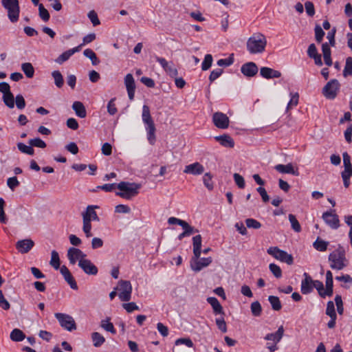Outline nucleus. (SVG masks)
<instances>
[{"label": "nucleus", "instance_id": "nucleus-1", "mask_svg": "<svg viewBox=\"0 0 352 352\" xmlns=\"http://www.w3.org/2000/svg\"><path fill=\"white\" fill-rule=\"evenodd\" d=\"M267 38L260 32L254 33L247 41L246 47L251 54H262L267 46Z\"/></svg>", "mask_w": 352, "mask_h": 352}, {"label": "nucleus", "instance_id": "nucleus-2", "mask_svg": "<svg viewBox=\"0 0 352 352\" xmlns=\"http://www.w3.org/2000/svg\"><path fill=\"white\" fill-rule=\"evenodd\" d=\"M328 260L332 270H342L347 265L346 251L343 246L338 245L336 250L329 254Z\"/></svg>", "mask_w": 352, "mask_h": 352}, {"label": "nucleus", "instance_id": "nucleus-3", "mask_svg": "<svg viewBox=\"0 0 352 352\" xmlns=\"http://www.w3.org/2000/svg\"><path fill=\"white\" fill-rule=\"evenodd\" d=\"M140 187L141 185L139 184L121 182L117 184V188L120 191L116 192V195L129 200L138 194Z\"/></svg>", "mask_w": 352, "mask_h": 352}, {"label": "nucleus", "instance_id": "nucleus-4", "mask_svg": "<svg viewBox=\"0 0 352 352\" xmlns=\"http://www.w3.org/2000/svg\"><path fill=\"white\" fill-rule=\"evenodd\" d=\"M2 6L8 11V17L12 23L18 21L20 13L19 0H1Z\"/></svg>", "mask_w": 352, "mask_h": 352}, {"label": "nucleus", "instance_id": "nucleus-5", "mask_svg": "<svg viewBox=\"0 0 352 352\" xmlns=\"http://www.w3.org/2000/svg\"><path fill=\"white\" fill-rule=\"evenodd\" d=\"M267 252L276 259L279 260L281 262L286 263L287 265H292L294 263V258L292 255L279 249L278 247H270L267 249Z\"/></svg>", "mask_w": 352, "mask_h": 352}, {"label": "nucleus", "instance_id": "nucleus-6", "mask_svg": "<svg viewBox=\"0 0 352 352\" xmlns=\"http://www.w3.org/2000/svg\"><path fill=\"white\" fill-rule=\"evenodd\" d=\"M342 157L344 170L342 172L341 175L344 187L348 188L350 185V177L352 176V164L351 157L348 153H343Z\"/></svg>", "mask_w": 352, "mask_h": 352}, {"label": "nucleus", "instance_id": "nucleus-7", "mask_svg": "<svg viewBox=\"0 0 352 352\" xmlns=\"http://www.w3.org/2000/svg\"><path fill=\"white\" fill-rule=\"evenodd\" d=\"M54 316L58 320L61 327L69 331L76 329L75 320L71 316L66 314L56 313Z\"/></svg>", "mask_w": 352, "mask_h": 352}, {"label": "nucleus", "instance_id": "nucleus-8", "mask_svg": "<svg viewBox=\"0 0 352 352\" xmlns=\"http://www.w3.org/2000/svg\"><path fill=\"white\" fill-rule=\"evenodd\" d=\"M340 86V85L338 80L332 79L323 87L322 94L326 98L333 100L337 96Z\"/></svg>", "mask_w": 352, "mask_h": 352}, {"label": "nucleus", "instance_id": "nucleus-9", "mask_svg": "<svg viewBox=\"0 0 352 352\" xmlns=\"http://www.w3.org/2000/svg\"><path fill=\"white\" fill-rule=\"evenodd\" d=\"M322 218L325 223L333 230L340 227V219L335 210H330L323 212Z\"/></svg>", "mask_w": 352, "mask_h": 352}, {"label": "nucleus", "instance_id": "nucleus-10", "mask_svg": "<svg viewBox=\"0 0 352 352\" xmlns=\"http://www.w3.org/2000/svg\"><path fill=\"white\" fill-rule=\"evenodd\" d=\"M120 290L118 296L122 301H129L131 297L132 286L129 280H120L119 283Z\"/></svg>", "mask_w": 352, "mask_h": 352}, {"label": "nucleus", "instance_id": "nucleus-11", "mask_svg": "<svg viewBox=\"0 0 352 352\" xmlns=\"http://www.w3.org/2000/svg\"><path fill=\"white\" fill-rule=\"evenodd\" d=\"M156 61L158 62L164 71L171 77L175 78L177 76V69L175 67L174 63L170 61L168 62L164 58L156 56Z\"/></svg>", "mask_w": 352, "mask_h": 352}, {"label": "nucleus", "instance_id": "nucleus-12", "mask_svg": "<svg viewBox=\"0 0 352 352\" xmlns=\"http://www.w3.org/2000/svg\"><path fill=\"white\" fill-rule=\"evenodd\" d=\"M212 121L219 129H227L229 126V118L222 112H215L212 116Z\"/></svg>", "mask_w": 352, "mask_h": 352}, {"label": "nucleus", "instance_id": "nucleus-13", "mask_svg": "<svg viewBox=\"0 0 352 352\" xmlns=\"http://www.w3.org/2000/svg\"><path fill=\"white\" fill-rule=\"evenodd\" d=\"M86 254L80 249L76 248H70L67 251V257L69 263L72 265L75 264L78 260H85Z\"/></svg>", "mask_w": 352, "mask_h": 352}, {"label": "nucleus", "instance_id": "nucleus-14", "mask_svg": "<svg viewBox=\"0 0 352 352\" xmlns=\"http://www.w3.org/2000/svg\"><path fill=\"white\" fill-rule=\"evenodd\" d=\"M78 266L88 275H96L98 272V267L89 259L80 260Z\"/></svg>", "mask_w": 352, "mask_h": 352}, {"label": "nucleus", "instance_id": "nucleus-15", "mask_svg": "<svg viewBox=\"0 0 352 352\" xmlns=\"http://www.w3.org/2000/svg\"><path fill=\"white\" fill-rule=\"evenodd\" d=\"M124 85L126 86L129 98L131 100H133L135 96V83L131 74H128L124 77Z\"/></svg>", "mask_w": 352, "mask_h": 352}, {"label": "nucleus", "instance_id": "nucleus-16", "mask_svg": "<svg viewBox=\"0 0 352 352\" xmlns=\"http://www.w3.org/2000/svg\"><path fill=\"white\" fill-rule=\"evenodd\" d=\"M60 272L63 276L65 280L69 285L70 287L74 290L78 289L77 283L69 269L65 265H62Z\"/></svg>", "mask_w": 352, "mask_h": 352}, {"label": "nucleus", "instance_id": "nucleus-17", "mask_svg": "<svg viewBox=\"0 0 352 352\" xmlns=\"http://www.w3.org/2000/svg\"><path fill=\"white\" fill-rule=\"evenodd\" d=\"M34 245V242L30 239L19 240L16 243V250L21 254L28 253Z\"/></svg>", "mask_w": 352, "mask_h": 352}, {"label": "nucleus", "instance_id": "nucleus-18", "mask_svg": "<svg viewBox=\"0 0 352 352\" xmlns=\"http://www.w3.org/2000/svg\"><path fill=\"white\" fill-rule=\"evenodd\" d=\"M258 71V68L256 63L248 62L243 64L241 67V73L247 77H252L255 76Z\"/></svg>", "mask_w": 352, "mask_h": 352}, {"label": "nucleus", "instance_id": "nucleus-19", "mask_svg": "<svg viewBox=\"0 0 352 352\" xmlns=\"http://www.w3.org/2000/svg\"><path fill=\"white\" fill-rule=\"evenodd\" d=\"M204 167L199 162H195L185 166L184 173L193 175H199L204 173Z\"/></svg>", "mask_w": 352, "mask_h": 352}, {"label": "nucleus", "instance_id": "nucleus-20", "mask_svg": "<svg viewBox=\"0 0 352 352\" xmlns=\"http://www.w3.org/2000/svg\"><path fill=\"white\" fill-rule=\"evenodd\" d=\"M305 278L301 282L300 290L302 294H308L313 290V280L311 277L306 272L303 274Z\"/></svg>", "mask_w": 352, "mask_h": 352}, {"label": "nucleus", "instance_id": "nucleus-21", "mask_svg": "<svg viewBox=\"0 0 352 352\" xmlns=\"http://www.w3.org/2000/svg\"><path fill=\"white\" fill-rule=\"evenodd\" d=\"M194 263H191V268L195 272H199L202 268L208 266L212 263V258H193Z\"/></svg>", "mask_w": 352, "mask_h": 352}, {"label": "nucleus", "instance_id": "nucleus-22", "mask_svg": "<svg viewBox=\"0 0 352 352\" xmlns=\"http://www.w3.org/2000/svg\"><path fill=\"white\" fill-rule=\"evenodd\" d=\"M275 170L280 173L291 174L295 176L299 175V171L298 168H294L292 163H289L286 165L277 164L274 167Z\"/></svg>", "mask_w": 352, "mask_h": 352}, {"label": "nucleus", "instance_id": "nucleus-23", "mask_svg": "<svg viewBox=\"0 0 352 352\" xmlns=\"http://www.w3.org/2000/svg\"><path fill=\"white\" fill-rule=\"evenodd\" d=\"M182 344H184L189 348H193L194 344L191 339L189 338H181L176 340L175 342V346L173 347V352H184V349L181 346Z\"/></svg>", "mask_w": 352, "mask_h": 352}, {"label": "nucleus", "instance_id": "nucleus-24", "mask_svg": "<svg viewBox=\"0 0 352 352\" xmlns=\"http://www.w3.org/2000/svg\"><path fill=\"white\" fill-rule=\"evenodd\" d=\"M260 74L262 77L267 79L276 78L281 76V73L279 71L267 67H261Z\"/></svg>", "mask_w": 352, "mask_h": 352}, {"label": "nucleus", "instance_id": "nucleus-25", "mask_svg": "<svg viewBox=\"0 0 352 352\" xmlns=\"http://www.w3.org/2000/svg\"><path fill=\"white\" fill-rule=\"evenodd\" d=\"M284 334V328L283 326L278 327L275 333H268L265 336V339L272 340L274 344H277L280 341Z\"/></svg>", "mask_w": 352, "mask_h": 352}, {"label": "nucleus", "instance_id": "nucleus-26", "mask_svg": "<svg viewBox=\"0 0 352 352\" xmlns=\"http://www.w3.org/2000/svg\"><path fill=\"white\" fill-rule=\"evenodd\" d=\"M192 245L194 256L198 259L200 258L201 252V236L200 234L196 235L192 238Z\"/></svg>", "mask_w": 352, "mask_h": 352}, {"label": "nucleus", "instance_id": "nucleus-27", "mask_svg": "<svg viewBox=\"0 0 352 352\" xmlns=\"http://www.w3.org/2000/svg\"><path fill=\"white\" fill-rule=\"evenodd\" d=\"M322 52L324 63L327 66H331L333 64L331 59V51L327 43H324L322 45Z\"/></svg>", "mask_w": 352, "mask_h": 352}, {"label": "nucleus", "instance_id": "nucleus-28", "mask_svg": "<svg viewBox=\"0 0 352 352\" xmlns=\"http://www.w3.org/2000/svg\"><path fill=\"white\" fill-rule=\"evenodd\" d=\"M98 206L90 205L87 207L86 211L82 213V218L88 217L90 219V221H99V217L95 211V208H98Z\"/></svg>", "mask_w": 352, "mask_h": 352}, {"label": "nucleus", "instance_id": "nucleus-29", "mask_svg": "<svg viewBox=\"0 0 352 352\" xmlns=\"http://www.w3.org/2000/svg\"><path fill=\"white\" fill-rule=\"evenodd\" d=\"M142 121L146 126L155 125L154 122L151 116L150 109L148 106L144 104L142 107Z\"/></svg>", "mask_w": 352, "mask_h": 352}, {"label": "nucleus", "instance_id": "nucleus-30", "mask_svg": "<svg viewBox=\"0 0 352 352\" xmlns=\"http://www.w3.org/2000/svg\"><path fill=\"white\" fill-rule=\"evenodd\" d=\"M72 109L75 111V113L78 117L80 118H84L87 116V111L85 107L81 102H74L72 104Z\"/></svg>", "mask_w": 352, "mask_h": 352}, {"label": "nucleus", "instance_id": "nucleus-31", "mask_svg": "<svg viewBox=\"0 0 352 352\" xmlns=\"http://www.w3.org/2000/svg\"><path fill=\"white\" fill-rule=\"evenodd\" d=\"M208 302L212 307L213 311L216 314H224L223 307L215 297H209L207 298Z\"/></svg>", "mask_w": 352, "mask_h": 352}, {"label": "nucleus", "instance_id": "nucleus-32", "mask_svg": "<svg viewBox=\"0 0 352 352\" xmlns=\"http://www.w3.org/2000/svg\"><path fill=\"white\" fill-rule=\"evenodd\" d=\"M215 139L225 147L232 148L234 146V140L228 135L217 136Z\"/></svg>", "mask_w": 352, "mask_h": 352}, {"label": "nucleus", "instance_id": "nucleus-33", "mask_svg": "<svg viewBox=\"0 0 352 352\" xmlns=\"http://www.w3.org/2000/svg\"><path fill=\"white\" fill-rule=\"evenodd\" d=\"M10 338L14 342H21L25 338V335L21 329H14L10 333Z\"/></svg>", "mask_w": 352, "mask_h": 352}, {"label": "nucleus", "instance_id": "nucleus-34", "mask_svg": "<svg viewBox=\"0 0 352 352\" xmlns=\"http://www.w3.org/2000/svg\"><path fill=\"white\" fill-rule=\"evenodd\" d=\"M91 336L93 344L95 347L101 346L105 342L104 336L98 332L92 333Z\"/></svg>", "mask_w": 352, "mask_h": 352}, {"label": "nucleus", "instance_id": "nucleus-35", "mask_svg": "<svg viewBox=\"0 0 352 352\" xmlns=\"http://www.w3.org/2000/svg\"><path fill=\"white\" fill-rule=\"evenodd\" d=\"M329 242L318 237L313 243V247L319 252H324L327 250Z\"/></svg>", "mask_w": 352, "mask_h": 352}, {"label": "nucleus", "instance_id": "nucleus-36", "mask_svg": "<svg viewBox=\"0 0 352 352\" xmlns=\"http://www.w3.org/2000/svg\"><path fill=\"white\" fill-rule=\"evenodd\" d=\"M52 76L54 80V84L58 88H61L64 84V80L61 73L58 71H54L52 72Z\"/></svg>", "mask_w": 352, "mask_h": 352}, {"label": "nucleus", "instance_id": "nucleus-37", "mask_svg": "<svg viewBox=\"0 0 352 352\" xmlns=\"http://www.w3.org/2000/svg\"><path fill=\"white\" fill-rule=\"evenodd\" d=\"M21 69L28 78H31L34 76V69L30 63H23Z\"/></svg>", "mask_w": 352, "mask_h": 352}, {"label": "nucleus", "instance_id": "nucleus-38", "mask_svg": "<svg viewBox=\"0 0 352 352\" xmlns=\"http://www.w3.org/2000/svg\"><path fill=\"white\" fill-rule=\"evenodd\" d=\"M82 221H83L82 230H83L84 233L85 234V236L87 238H89L92 236V233L91 232V223L90 219L88 217H84V218H82Z\"/></svg>", "mask_w": 352, "mask_h": 352}, {"label": "nucleus", "instance_id": "nucleus-39", "mask_svg": "<svg viewBox=\"0 0 352 352\" xmlns=\"http://www.w3.org/2000/svg\"><path fill=\"white\" fill-rule=\"evenodd\" d=\"M268 300L273 310L279 311L281 309L282 305L278 297L275 296H270L268 297Z\"/></svg>", "mask_w": 352, "mask_h": 352}, {"label": "nucleus", "instance_id": "nucleus-40", "mask_svg": "<svg viewBox=\"0 0 352 352\" xmlns=\"http://www.w3.org/2000/svg\"><path fill=\"white\" fill-rule=\"evenodd\" d=\"M83 54L87 58L91 60V63L94 65H96L100 63L99 59L97 58L95 52L91 49H86L83 52Z\"/></svg>", "mask_w": 352, "mask_h": 352}, {"label": "nucleus", "instance_id": "nucleus-41", "mask_svg": "<svg viewBox=\"0 0 352 352\" xmlns=\"http://www.w3.org/2000/svg\"><path fill=\"white\" fill-rule=\"evenodd\" d=\"M110 318H107L106 320H102L101 321L100 326L102 329H104L105 331L111 333L112 334H116V331L114 328V326L113 323H111L110 321Z\"/></svg>", "mask_w": 352, "mask_h": 352}, {"label": "nucleus", "instance_id": "nucleus-42", "mask_svg": "<svg viewBox=\"0 0 352 352\" xmlns=\"http://www.w3.org/2000/svg\"><path fill=\"white\" fill-rule=\"evenodd\" d=\"M50 264L55 269L58 270L60 269V258L58 252L55 250H53L51 254V260Z\"/></svg>", "mask_w": 352, "mask_h": 352}, {"label": "nucleus", "instance_id": "nucleus-43", "mask_svg": "<svg viewBox=\"0 0 352 352\" xmlns=\"http://www.w3.org/2000/svg\"><path fill=\"white\" fill-rule=\"evenodd\" d=\"M146 130L147 131V139L151 145H153L155 142V125L151 126H146Z\"/></svg>", "mask_w": 352, "mask_h": 352}, {"label": "nucleus", "instance_id": "nucleus-44", "mask_svg": "<svg viewBox=\"0 0 352 352\" xmlns=\"http://www.w3.org/2000/svg\"><path fill=\"white\" fill-rule=\"evenodd\" d=\"M3 101L4 104L10 109L14 107V97L12 92H9L6 95H3Z\"/></svg>", "mask_w": 352, "mask_h": 352}, {"label": "nucleus", "instance_id": "nucleus-45", "mask_svg": "<svg viewBox=\"0 0 352 352\" xmlns=\"http://www.w3.org/2000/svg\"><path fill=\"white\" fill-rule=\"evenodd\" d=\"M17 148L23 153H25L30 155H33L34 153V148L30 144L29 146H27L22 142H19L17 144Z\"/></svg>", "mask_w": 352, "mask_h": 352}, {"label": "nucleus", "instance_id": "nucleus-46", "mask_svg": "<svg viewBox=\"0 0 352 352\" xmlns=\"http://www.w3.org/2000/svg\"><path fill=\"white\" fill-rule=\"evenodd\" d=\"M288 219L291 223L292 228L296 232H300L301 231V226H300L298 221L296 219L295 215H294L292 214H289L288 216Z\"/></svg>", "mask_w": 352, "mask_h": 352}, {"label": "nucleus", "instance_id": "nucleus-47", "mask_svg": "<svg viewBox=\"0 0 352 352\" xmlns=\"http://www.w3.org/2000/svg\"><path fill=\"white\" fill-rule=\"evenodd\" d=\"M38 15L40 18L45 22L49 21L50 15L47 9L45 8L42 3L38 5Z\"/></svg>", "mask_w": 352, "mask_h": 352}, {"label": "nucleus", "instance_id": "nucleus-48", "mask_svg": "<svg viewBox=\"0 0 352 352\" xmlns=\"http://www.w3.org/2000/svg\"><path fill=\"white\" fill-rule=\"evenodd\" d=\"M314 287H315L317 289L318 294L322 298H325L326 296H327V294H324V292H325V289L324 288L323 283L321 281L313 280V288Z\"/></svg>", "mask_w": 352, "mask_h": 352}, {"label": "nucleus", "instance_id": "nucleus-49", "mask_svg": "<svg viewBox=\"0 0 352 352\" xmlns=\"http://www.w3.org/2000/svg\"><path fill=\"white\" fill-rule=\"evenodd\" d=\"M250 308L253 316L256 317L261 316L262 312V307L258 301L253 302L251 304Z\"/></svg>", "mask_w": 352, "mask_h": 352}, {"label": "nucleus", "instance_id": "nucleus-50", "mask_svg": "<svg viewBox=\"0 0 352 352\" xmlns=\"http://www.w3.org/2000/svg\"><path fill=\"white\" fill-rule=\"evenodd\" d=\"M352 75V57L346 59V63L343 71V76L347 77Z\"/></svg>", "mask_w": 352, "mask_h": 352}, {"label": "nucleus", "instance_id": "nucleus-51", "mask_svg": "<svg viewBox=\"0 0 352 352\" xmlns=\"http://www.w3.org/2000/svg\"><path fill=\"white\" fill-rule=\"evenodd\" d=\"M212 179V176L209 173H206L203 177L204 184L209 190H212L214 188Z\"/></svg>", "mask_w": 352, "mask_h": 352}, {"label": "nucleus", "instance_id": "nucleus-52", "mask_svg": "<svg viewBox=\"0 0 352 352\" xmlns=\"http://www.w3.org/2000/svg\"><path fill=\"white\" fill-rule=\"evenodd\" d=\"M314 32L316 42L318 43H321L325 34L322 28L319 25H316L314 28Z\"/></svg>", "mask_w": 352, "mask_h": 352}, {"label": "nucleus", "instance_id": "nucleus-53", "mask_svg": "<svg viewBox=\"0 0 352 352\" xmlns=\"http://www.w3.org/2000/svg\"><path fill=\"white\" fill-rule=\"evenodd\" d=\"M29 144L31 146H35L38 148H44L46 147V143L39 138H36L29 140Z\"/></svg>", "mask_w": 352, "mask_h": 352}, {"label": "nucleus", "instance_id": "nucleus-54", "mask_svg": "<svg viewBox=\"0 0 352 352\" xmlns=\"http://www.w3.org/2000/svg\"><path fill=\"white\" fill-rule=\"evenodd\" d=\"M212 56L211 54H206L204 57V61L201 65V69L203 71L208 70L212 65Z\"/></svg>", "mask_w": 352, "mask_h": 352}, {"label": "nucleus", "instance_id": "nucleus-55", "mask_svg": "<svg viewBox=\"0 0 352 352\" xmlns=\"http://www.w3.org/2000/svg\"><path fill=\"white\" fill-rule=\"evenodd\" d=\"M269 269L276 278H279L282 276V270L278 265L271 263L269 265Z\"/></svg>", "mask_w": 352, "mask_h": 352}, {"label": "nucleus", "instance_id": "nucleus-56", "mask_svg": "<svg viewBox=\"0 0 352 352\" xmlns=\"http://www.w3.org/2000/svg\"><path fill=\"white\" fill-rule=\"evenodd\" d=\"M325 313L329 317H337L334 303L333 301L330 300L327 302Z\"/></svg>", "mask_w": 352, "mask_h": 352}, {"label": "nucleus", "instance_id": "nucleus-57", "mask_svg": "<svg viewBox=\"0 0 352 352\" xmlns=\"http://www.w3.org/2000/svg\"><path fill=\"white\" fill-rule=\"evenodd\" d=\"M245 223L248 228L259 229L261 227V223L254 219H246Z\"/></svg>", "mask_w": 352, "mask_h": 352}, {"label": "nucleus", "instance_id": "nucleus-58", "mask_svg": "<svg viewBox=\"0 0 352 352\" xmlns=\"http://www.w3.org/2000/svg\"><path fill=\"white\" fill-rule=\"evenodd\" d=\"M326 289L324 294H327V296H331L333 295V278H326L325 281Z\"/></svg>", "mask_w": 352, "mask_h": 352}, {"label": "nucleus", "instance_id": "nucleus-59", "mask_svg": "<svg viewBox=\"0 0 352 352\" xmlns=\"http://www.w3.org/2000/svg\"><path fill=\"white\" fill-rule=\"evenodd\" d=\"M215 322L218 329L221 332H227V325L223 317L216 318Z\"/></svg>", "mask_w": 352, "mask_h": 352}, {"label": "nucleus", "instance_id": "nucleus-60", "mask_svg": "<svg viewBox=\"0 0 352 352\" xmlns=\"http://www.w3.org/2000/svg\"><path fill=\"white\" fill-rule=\"evenodd\" d=\"M88 18L90 19L94 26L98 25L100 21L98 17L97 13L94 10H91L88 12Z\"/></svg>", "mask_w": 352, "mask_h": 352}, {"label": "nucleus", "instance_id": "nucleus-61", "mask_svg": "<svg viewBox=\"0 0 352 352\" xmlns=\"http://www.w3.org/2000/svg\"><path fill=\"white\" fill-rule=\"evenodd\" d=\"M234 63V58L233 54H231L230 56H229L228 58H223V59H219L217 61V65L219 66H224V67H228Z\"/></svg>", "mask_w": 352, "mask_h": 352}, {"label": "nucleus", "instance_id": "nucleus-62", "mask_svg": "<svg viewBox=\"0 0 352 352\" xmlns=\"http://www.w3.org/2000/svg\"><path fill=\"white\" fill-rule=\"evenodd\" d=\"M234 180L236 184L238 186L239 188H244L245 187V180L244 178L239 175V173H234L233 175Z\"/></svg>", "mask_w": 352, "mask_h": 352}, {"label": "nucleus", "instance_id": "nucleus-63", "mask_svg": "<svg viewBox=\"0 0 352 352\" xmlns=\"http://www.w3.org/2000/svg\"><path fill=\"white\" fill-rule=\"evenodd\" d=\"M7 185L12 190H14L19 186V182L15 176L9 177L7 180Z\"/></svg>", "mask_w": 352, "mask_h": 352}, {"label": "nucleus", "instance_id": "nucleus-64", "mask_svg": "<svg viewBox=\"0 0 352 352\" xmlns=\"http://www.w3.org/2000/svg\"><path fill=\"white\" fill-rule=\"evenodd\" d=\"M306 13L309 16H313L315 14L314 5L311 1H306L305 3Z\"/></svg>", "mask_w": 352, "mask_h": 352}]
</instances>
